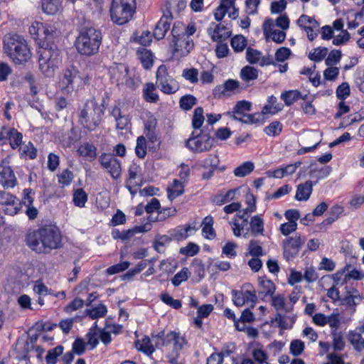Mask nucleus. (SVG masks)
I'll return each mask as SVG.
<instances>
[{
    "mask_svg": "<svg viewBox=\"0 0 364 364\" xmlns=\"http://www.w3.org/2000/svg\"><path fill=\"white\" fill-rule=\"evenodd\" d=\"M26 244L36 253L48 254L62 247V235L57 227L46 225L30 232Z\"/></svg>",
    "mask_w": 364,
    "mask_h": 364,
    "instance_id": "f257e3e1",
    "label": "nucleus"
},
{
    "mask_svg": "<svg viewBox=\"0 0 364 364\" xmlns=\"http://www.w3.org/2000/svg\"><path fill=\"white\" fill-rule=\"evenodd\" d=\"M3 50L16 65L24 64L31 58V52L26 40L17 33H9L4 36Z\"/></svg>",
    "mask_w": 364,
    "mask_h": 364,
    "instance_id": "f03ea898",
    "label": "nucleus"
},
{
    "mask_svg": "<svg viewBox=\"0 0 364 364\" xmlns=\"http://www.w3.org/2000/svg\"><path fill=\"white\" fill-rule=\"evenodd\" d=\"M102 40L100 30L93 27L85 28L80 32L75 45L80 54L90 56L98 52Z\"/></svg>",
    "mask_w": 364,
    "mask_h": 364,
    "instance_id": "7ed1b4c3",
    "label": "nucleus"
},
{
    "mask_svg": "<svg viewBox=\"0 0 364 364\" xmlns=\"http://www.w3.org/2000/svg\"><path fill=\"white\" fill-rule=\"evenodd\" d=\"M104 109L94 99L87 100L80 111V124L88 131L95 130L102 123Z\"/></svg>",
    "mask_w": 364,
    "mask_h": 364,
    "instance_id": "20e7f679",
    "label": "nucleus"
},
{
    "mask_svg": "<svg viewBox=\"0 0 364 364\" xmlns=\"http://www.w3.org/2000/svg\"><path fill=\"white\" fill-rule=\"evenodd\" d=\"M185 26L181 22L175 23L171 30L170 48L173 55L180 58L188 55L193 48L191 37L184 33Z\"/></svg>",
    "mask_w": 364,
    "mask_h": 364,
    "instance_id": "39448f33",
    "label": "nucleus"
},
{
    "mask_svg": "<svg viewBox=\"0 0 364 364\" xmlns=\"http://www.w3.org/2000/svg\"><path fill=\"white\" fill-rule=\"evenodd\" d=\"M136 8V0H112L109 8L111 20L118 25L125 24L132 18Z\"/></svg>",
    "mask_w": 364,
    "mask_h": 364,
    "instance_id": "423d86ee",
    "label": "nucleus"
},
{
    "mask_svg": "<svg viewBox=\"0 0 364 364\" xmlns=\"http://www.w3.org/2000/svg\"><path fill=\"white\" fill-rule=\"evenodd\" d=\"M39 69L48 77L53 76L60 63V50L57 48H41L38 50Z\"/></svg>",
    "mask_w": 364,
    "mask_h": 364,
    "instance_id": "0eeeda50",
    "label": "nucleus"
},
{
    "mask_svg": "<svg viewBox=\"0 0 364 364\" xmlns=\"http://www.w3.org/2000/svg\"><path fill=\"white\" fill-rule=\"evenodd\" d=\"M156 84L160 90L166 95H172L179 90L178 82L171 76L165 65H161L156 74Z\"/></svg>",
    "mask_w": 364,
    "mask_h": 364,
    "instance_id": "6e6552de",
    "label": "nucleus"
},
{
    "mask_svg": "<svg viewBox=\"0 0 364 364\" xmlns=\"http://www.w3.org/2000/svg\"><path fill=\"white\" fill-rule=\"evenodd\" d=\"M214 139L208 134H195L193 132L191 136L186 141V146L195 153H202L210 151L213 146Z\"/></svg>",
    "mask_w": 364,
    "mask_h": 364,
    "instance_id": "1a4fd4ad",
    "label": "nucleus"
},
{
    "mask_svg": "<svg viewBox=\"0 0 364 364\" xmlns=\"http://www.w3.org/2000/svg\"><path fill=\"white\" fill-rule=\"evenodd\" d=\"M232 296L233 303L237 306L250 302L251 307L253 308L257 300L255 290L250 283L244 284L240 290H232Z\"/></svg>",
    "mask_w": 364,
    "mask_h": 364,
    "instance_id": "9d476101",
    "label": "nucleus"
},
{
    "mask_svg": "<svg viewBox=\"0 0 364 364\" xmlns=\"http://www.w3.org/2000/svg\"><path fill=\"white\" fill-rule=\"evenodd\" d=\"M305 238L296 234L294 237H289L282 241L284 257L287 260L294 258L299 252L305 242Z\"/></svg>",
    "mask_w": 364,
    "mask_h": 364,
    "instance_id": "9b49d317",
    "label": "nucleus"
},
{
    "mask_svg": "<svg viewBox=\"0 0 364 364\" xmlns=\"http://www.w3.org/2000/svg\"><path fill=\"white\" fill-rule=\"evenodd\" d=\"M60 85L63 90L70 92L82 85V78L76 69L68 68L64 71Z\"/></svg>",
    "mask_w": 364,
    "mask_h": 364,
    "instance_id": "f8f14e48",
    "label": "nucleus"
},
{
    "mask_svg": "<svg viewBox=\"0 0 364 364\" xmlns=\"http://www.w3.org/2000/svg\"><path fill=\"white\" fill-rule=\"evenodd\" d=\"M99 162L113 178L117 179L120 177L122 171L121 164L113 155L103 153L99 157Z\"/></svg>",
    "mask_w": 364,
    "mask_h": 364,
    "instance_id": "ddd939ff",
    "label": "nucleus"
},
{
    "mask_svg": "<svg viewBox=\"0 0 364 364\" xmlns=\"http://www.w3.org/2000/svg\"><path fill=\"white\" fill-rule=\"evenodd\" d=\"M142 179L141 168L136 164H131L129 167L128 178L125 186L132 195L136 193L135 188L141 186Z\"/></svg>",
    "mask_w": 364,
    "mask_h": 364,
    "instance_id": "4468645a",
    "label": "nucleus"
},
{
    "mask_svg": "<svg viewBox=\"0 0 364 364\" xmlns=\"http://www.w3.org/2000/svg\"><path fill=\"white\" fill-rule=\"evenodd\" d=\"M240 91V82L236 80L229 79L225 81L224 83L217 85L213 90V95L215 98L220 99L238 93Z\"/></svg>",
    "mask_w": 364,
    "mask_h": 364,
    "instance_id": "2eb2a0df",
    "label": "nucleus"
},
{
    "mask_svg": "<svg viewBox=\"0 0 364 364\" xmlns=\"http://www.w3.org/2000/svg\"><path fill=\"white\" fill-rule=\"evenodd\" d=\"M152 225L151 223H145L141 225L135 226L132 229L119 231L117 229L113 230L112 236L114 240L120 239L123 241L130 240L134 235L141 232H147L151 230Z\"/></svg>",
    "mask_w": 364,
    "mask_h": 364,
    "instance_id": "dca6fc26",
    "label": "nucleus"
},
{
    "mask_svg": "<svg viewBox=\"0 0 364 364\" xmlns=\"http://www.w3.org/2000/svg\"><path fill=\"white\" fill-rule=\"evenodd\" d=\"M213 41H222L228 38L231 35V30L222 23L216 24L212 22L207 30Z\"/></svg>",
    "mask_w": 364,
    "mask_h": 364,
    "instance_id": "f3484780",
    "label": "nucleus"
},
{
    "mask_svg": "<svg viewBox=\"0 0 364 364\" xmlns=\"http://www.w3.org/2000/svg\"><path fill=\"white\" fill-rule=\"evenodd\" d=\"M251 108L252 103L246 100L238 101L234 106L232 110L228 112L226 114L230 118L242 122L245 116L247 114V112H250Z\"/></svg>",
    "mask_w": 364,
    "mask_h": 364,
    "instance_id": "a211bd4d",
    "label": "nucleus"
},
{
    "mask_svg": "<svg viewBox=\"0 0 364 364\" xmlns=\"http://www.w3.org/2000/svg\"><path fill=\"white\" fill-rule=\"evenodd\" d=\"M23 136L14 128L3 127L0 132V141L8 139L12 149L19 146L22 142Z\"/></svg>",
    "mask_w": 364,
    "mask_h": 364,
    "instance_id": "6ab92c4d",
    "label": "nucleus"
},
{
    "mask_svg": "<svg viewBox=\"0 0 364 364\" xmlns=\"http://www.w3.org/2000/svg\"><path fill=\"white\" fill-rule=\"evenodd\" d=\"M0 183L4 188H14L16 178L10 166L0 165Z\"/></svg>",
    "mask_w": 364,
    "mask_h": 364,
    "instance_id": "aec40b11",
    "label": "nucleus"
},
{
    "mask_svg": "<svg viewBox=\"0 0 364 364\" xmlns=\"http://www.w3.org/2000/svg\"><path fill=\"white\" fill-rule=\"evenodd\" d=\"M110 114L114 118L116 122V128L117 129H127L130 123V119L128 115L122 114L121 109L114 106L110 111Z\"/></svg>",
    "mask_w": 364,
    "mask_h": 364,
    "instance_id": "412c9836",
    "label": "nucleus"
},
{
    "mask_svg": "<svg viewBox=\"0 0 364 364\" xmlns=\"http://www.w3.org/2000/svg\"><path fill=\"white\" fill-rule=\"evenodd\" d=\"M152 338H155L157 339V341L156 342V346H168L171 343H176V341H178L179 338H184L183 337L181 336L179 333H177L174 331H171L170 333L167 334H164V331L159 332L156 336L152 335Z\"/></svg>",
    "mask_w": 364,
    "mask_h": 364,
    "instance_id": "4be33fe9",
    "label": "nucleus"
},
{
    "mask_svg": "<svg viewBox=\"0 0 364 364\" xmlns=\"http://www.w3.org/2000/svg\"><path fill=\"white\" fill-rule=\"evenodd\" d=\"M317 181L313 183L311 181H307L304 183H301L297 186L295 198L299 201L307 200L313 191V186Z\"/></svg>",
    "mask_w": 364,
    "mask_h": 364,
    "instance_id": "5701e85b",
    "label": "nucleus"
},
{
    "mask_svg": "<svg viewBox=\"0 0 364 364\" xmlns=\"http://www.w3.org/2000/svg\"><path fill=\"white\" fill-rule=\"evenodd\" d=\"M258 70L250 65L243 67L240 73L241 80L247 84V86L252 85L258 77Z\"/></svg>",
    "mask_w": 364,
    "mask_h": 364,
    "instance_id": "b1692460",
    "label": "nucleus"
},
{
    "mask_svg": "<svg viewBox=\"0 0 364 364\" xmlns=\"http://www.w3.org/2000/svg\"><path fill=\"white\" fill-rule=\"evenodd\" d=\"M80 139L77 129L73 127L60 136V143L64 147H70Z\"/></svg>",
    "mask_w": 364,
    "mask_h": 364,
    "instance_id": "393cba45",
    "label": "nucleus"
},
{
    "mask_svg": "<svg viewBox=\"0 0 364 364\" xmlns=\"http://www.w3.org/2000/svg\"><path fill=\"white\" fill-rule=\"evenodd\" d=\"M171 26V19L167 16H163L155 26L153 35L157 40H161L164 38L166 32Z\"/></svg>",
    "mask_w": 364,
    "mask_h": 364,
    "instance_id": "a878e982",
    "label": "nucleus"
},
{
    "mask_svg": "<svg viewBox=\"0 0 364 364\" xmlns=\"http://www.w3.org/2000/svg\"><path fill=\"white\" fill-rule=\"evenodd\" d=\"M273 26V21L272 19H267L264 23V33L270 32V37L272 40L277 43H282L285 38L286 33L283 31L280 30H272Z\"/></svg>",
    "mask_w": 364,
    "mask_h": 364,
    "instance_id": "bb28decb",
    "label": "nucleus"
},
{
    "mask_svg": "<svg viewBox=\"0 0 364 364\" xmlns=\"http://www.w3.org/2000/svg\"><path fill=\"white\" fill-rule=\"evenodd\" d=\"M183 192L184 182L178 179H174L172 183L167 188L168 198L171 200L182 195Z\"/></svg>",
    "mask_w": 364,
    "mask_h": 364,
    "instance_id": "cd10ccee",
    "label": "nucleus"
},
{
    "mask_svg": "<svg viewBox=\"0 0 364 364\" xmlns=\"http://www.w3.org/2000/svg\"><path fill=\"white\" fill-rule=\"evenodd\" d=\"M112 79L117 85L124 82V77L129 73V68L123 65H119L112 69Z\"/></svg>",
    "mask_w": 364,
    "mask_h": 364,
    "instance_id": "c85d7f7f",
    "label": "nucleus"
},
{
    "mask_svg": "<svg viewBox=\"0 0 364 364\" xmlns=\"http://www.w3.org/2000/svg\"><path fill=\"white\" fill-rule=\"evenodd\" d=\"M156 87L152 82H147L144 85L143 89V97L144 99L150 103H156L159 101V97L157 92H156Z\"/></svg>",
    "mask_w": 364,
    "mask_h": 364,
    "instance_id": "c756f323",
    "label": "nucleus"
},
{
    "mask_svg": "<svg viewBox=\"0 0 364 364\" xmlns=\"http://www.w3.org/2000/svg\"><path fill=\"white\" fill-rule=\"evenodd\" d=\"M348 340L357 352L364 350V338L359 332L350 331L348 334Z\"/></svg>",
    "mask_w": 364,
    "mask_h": 364,
    "instance_id": "7c9ffc66",
    "label": "nucleus"
},
{
    "mask_svg": "<svg viewBox=\"0 0 364 364\" xmlns=\"http://www.w3.org/2000/svg\"><path fill=\"white\" fill-rule=\"evenodd\" d=\"M276 287L274 284L269 279L259 278L258 293L264 296L267 295L272 296L275 291Z\"/></svg>",
    "mask_w": 364,
    "mask_h": 364,
    "instance_id": "2f4dec72",
    "label": "nucleus"
},
{
    "mask_svg": "<svg viewBox=\"0 0 364 364\" xmlns=\"http://www.w3.org/2000/svg\"><path fill=\"white\" fill-rule=\"evenodd\" d=\"M300 98L306 100L307 99V95L302 96L301 92L298 90H289L281 95V99L287 106L291 105Z\"/></svg>",
    "mask_w": 364,
    "mask_h": 364,
    "instance_id": "473e14b6",
    "label": "nucleus"
},
{
    "mask_svg": "<svg viewBox=\"0 0 364 364\" xmlns=\"http://www.w3.org/2000/svg\"><path fill=\"white\" fill-rule=\"evenodd\" d=\"M186 343L185 338H179L173 345V350L167 355V358L171 364L176 363L180 356V351Z\"/></svg>",
    "mask_w": 364,
    "mask_h": 364,
    "instance_id": "72a5a7b5",
    "label": "nucleus"
},
{
    "mask_svg": "<svg viewBox=\"0 0 364 364\" xmlns=\"http://www.w3.org/2000/svg\"><path fill=\"white\" fill-rule=\"evenodd\" d=\"M77 151L80 156L85 158L95 159L97 156V148L90 142L81 144Z\"/></svg>",
    "mask_w": 364,
    "mask_h": 364,
    "instance_id": "f704fd0d",
    "label": "nucleus"
},
{
    "mask_svg": "<svg viewBox=\"0 0 364 364\" xmlns=\"http://www.w3.org/2000/svg\"><path fill=\"white\" fill-rule=\"evenodd\" d=\"M331 168L326 166L317 168L316 165L311 164L310 166L309 175L317 181L326 178L331 173Z\"/></svg>",
    "mask_w": 364,
    "mask_h": 364,
    "instance_id": "c9c22d12",
    "label": "nucleus"
},
{
    "mask_svg": "<svg viewBox=\"0 0 364 364\" xmlns=\"http://www.w3.org/2000/svg\"><path fill=\"white\" fill-rule=\"evenodd\" d=\"M271 305L277 311H284L289 312L292 310V306H287L286 304V299L282 294L272 296Z\"/></svg>",
    "mask_w": 364,
    "mask_h": 364,
    "instance_id": "e433bc0d",
    "label": "nucleus"
},
{
    "mask_svg": "<svg viewBox=\"0 0 364 364\" xmlns=\"http://www.w3.org/2000/svg\"><path fill=\"white\" fill-rule=\"evenodd\" d=\"M60 8V0H43L42 1V10L48 15L55 14Z\"/></svg>",
    "mask_w": 364,
    "mask_h": 364,
    "instance_id": "4c0bfd02",
    "label": "nucleus"
},
{
    "mask_svg": "<svg viewBox=\"0 0 364 364\" xmlns=\"http://www.w3.org/2000/svg\"><path fill=\"white\" fill-rule=\"evenodd\" d=\"M250 225L251 232L254 235H263L264 231V221L261 216L255 215L252 217Z\"/></svg>",
    "mask_w": 364,
    "mask_h": 364,
    "instance_id": "58836bf2",
    "label": "nucleus"
},
{
    "mask_svg": "<svg viewBox=\"0 0 364 364\" xmlns=\"http://www.w3.org/2000/svg\"><path fill=\"white\" fill-rule=\"evenodd\" d=\"M361 300V297L356 289H353L350 291H348L346 295L341 300L343 305L349 306H356Z\"/></svg>",
    "mask_w": 364,
    "mask_h": 364,
    "instance_id": "ea45409f",
    "label": "nucleus"
},
{
    "mask_svg": "<svg viewBox=\"0 0 364 364\" xmlns=\"http://www.w3.org/2000/svg\"><path fill=\"white\" fill-rule=\"evenodd\" d=\"M203 227L202 229L204 237L208 240H212L215 237V232L213 228V219L211 216H207L204 218Z\"/></svg>",
    "mask_w": 364,
    "mask_h": 364,
    "instance_id": "a19ab883",
    "label": "nucleus"
},
{
    "mask_svg": "<svg viewBox=\"0 0 364 364\" xmlns=\"http://www.w3.org/2000/svg\"><path fill=\"white\" fill-rule=\"evenodd\" d=\"M140 61L145 69H149L153 65V55L150 50L143 48L138 51Z\"/></svg>",
    "mask_w": 364,
    "mask_h": 364,
    "instance_id": "79ce46f5",
    "label": "nucleus"
},
{
    "mask_svg": "<svg viewBox=\"0 0 364 364\" xmlns=\"http://www.w3.org/2000/svg\"><path fill=\"white\" fill-rule=\"evenodd\" d=\"M236 190L230 189L225 194H218L215 196L212 201L218 205H221L224 203L230 202L235 198Z\"/></svg>",
    "mask_w": 364,
    "mask_h": 364,
    "instance_id": "37998d69",
    "label": "nucleus"
},
{
    "mask_svg": "<svg viewBox=\"0 0 364 364\" xmlns=\"http://www.w3.org/2000/svg\"><path fill=\"white\" fill-rule=\"evenodd\" d=\"M326 324L331 328V331L338 332V329L341 326V316L338 310H334L333 312L327 316Z\"/></svg>",
    "mask_w": 364,
    "mask_h": 364,
    "instance_id": "c03bdc74",
    "label": "nucleus"
},
{
    "mask_svg": "<svg viewBox=\"0 0 364 364\" xmlns=\"http://www.w3.org/2000/svg\"><path fill=\"white\" fill-rule=\"evenodd\" d=\"M254 164L250 161H246L235 168L234 170V174L237 177H244L250 174L254 170Z\"/></svg>",
    "mask_w": 364,
    "mask_h": 364,
    "instance_id": "a18cd8bd",
    "label": "nucleus"
},
{
    "mask_svg": "<svg viewBox=\"0 0 364 364\" xmlns=\"http://www.w3.org/2000/svg\"><path fill=\"white\" fill-rule=\"evenodd\" d=\"M230 44L235 52H242L247 46V40L242 35H236L231 39Z\"/></svg>",
    "mask_w": 364,
    "mask_h": 364,
    "instance_id": "49530a36",
    "label": "nucleus"
},
{
    "mask_svg": "<svg viewBox=\"0 0 364 364\" xmlns=\"http://www.w3.org/2000/svg\"><path fill=\"white\" fill-rule=\"evenodd\" d=\"M107 313V309L105 305L99 304L97 306L86 310V314L92 318L96 319L98 318L104 317Z\"/></svg>",
    "mask_w": 364,
    "mask_h": 364,
    "instance_id": "de8ad7c7",
    "label": "nucleus"
},
{
    "mask_svg": "<svg viewBox=\"0 0 364 364\" xmlns=\"http://www.w3.org/2000/svg\"><path fill=\"white\" fill-rule=\"evenodd\" d=\"M203 109L200 107H196L194 110L192 118V127L195 129H200L204 122Z\"/></svg>",
    "mask_w": 364,
    "mask_h": 364,
    "instance_id": "09e8293b",
    "label": "nucleus"
},
{
    "mask_svg": "<svg viewBox=\"0 0 364 364\" xmlns=\"http://www.w3.org/2000/svg\"><path fill=\"white\" fill-rule=\"evenodd\" d=\"M264 122V118L261 112H256L254 114H247L245 116L242 123L247 124L260 125Z\"/></svg>",
    "mask_w": 364,
    "mask_h": 364,
    "instance_id": "8fccbe9b",
    "label": "nucleus"
},
{
    "mask_svg": "<svg viewBox=\"0 0 364 364\" xmlns=\"http://www.w3.org/2000/svg\"><path fill=\"white\" fill-rule=\"evenodd\" d=\"M198 70L195 68H185L182 72V77L192 84H196L198 82Z\"/></svg>",
    "mask_w": 364,
    "mask_h": 364,
    "instance_id": "3c124183",
    "label": "nucleus"
},
{
    "mask_svg": "<svg viewBox=\"0 0 364 364\" xmlns=\"http://www.w3.org/2000/svg\"><path fill=\"white\" fill-rule=\"evenodd\" d=\"M136 155L144 159L146 155V139L144 136H140L136 139V145L135 147Z\"/></svg>",
    "mask_w": 364,
    "mask_h": 364,
    "instance_id": "603ef678",
    "label": "nucleus"
},
{
    "mask_svg": "<svg viewBox=\"0 0 364 364\" xmlns=\"http://www.w3.org/2000/svg\"><path fill=\"white\" fill-rule=\"evenodd\" d=\"M22 208V203L15 197L14 201L11 202L9 205H6L4 208L5 214L9 215H15L19 213Z\"/></svg>",
    "mask_w": 364,
    "mask_h": 364,
    "instance_id": "864d4df0",
    "label": "nucleus"
},
{
    "mask_svg": "<svg viewBox=\"0 0 364 364\" xmlns=\"http://www.w3.org/2000/svg\"><path fill=\"white\" fill-rule=\"evenodd\" d=\"M254 362L257 364H269L267 362L268 355L261 348H254L252 351Z\"/></svg>",
    "mask_w": 364,
    "mask_h": 364,
    "instance_id": "5fc2aeb1",
    "label": "nucleus"
},
{
    "mask_svg": "<svg viewBox=\"0 0 364 364\" xmlns=\"http://www.w3.org/2000/svg\"><path fill=\"white\" fill-rule=\"evenodd\" d=\"M282 127L283 126L281 122L274 121L264 128V132L268 136H275L282 132Z\"/></svg>",
    "mask_w": 364,
    "mask_h": 364,
    "instance_id": "6e6d98bb",
    "label": "nucleus"
},
{
    "mask_svg": "<svg viewBox=\"0 0 364 364\" xmlns=\"http://www.w3.org/2000/svg\"><path fill=\"white\" fill-rule=\"evenodd\" d=\"M328 50L326 48L318 47L314 49L309 54V58L315 62H320L325 58Z\"/></svg>",
    "mask_w": 364,
    "mask_h": 364,
    "instance_id": "4d7b16f0",
    "label": "nucleus"
},
{
    "mask_svg": "<svg viewBox=\"0 0 364 364\" xmlns=\"http://www.w3.org/2000/svg\"><path fill=\"white\" fill-rule=\"evenodd\" d=\"M191 273L187 267H183L181 271L177 272L171 279L172 284L175 287L179 286L183 282L188 279Z\"/></svg>",
    "mask_w": 364,
    "mask_h": 364,
    "instance_id": "13d9d810",
    "label": "nucleus"
},
{
    "mask_svg": "<svg viewBox=\"0 0 364 364\" xmlns=\"http://www.w3.org/2000/svg\"><path fill=\"white\" fill-rule=\"evenodd\" d=\"M63 353V347L58 346L50 350L46 356V361L48 364H55L57 358Z\"/></svg>",
    "mask_w": 364,
    "mask_h": 364,
    "instance_id": "bf43d9fd",
    "label": "nucleus"
},
{
    "mask_svg": "<svg viewBox=\"0 0 364 364\" xmlns=\"http://www.w3.org/2000/svg\"><path fill=\"white\" fill-rule=\"evenodd\" d=\"M197 102L196 98L191 95L183 96L179 101L180 107L183 110H190Z\"/></svg>",
    "mask_w": 364,
    "mask_h": 364,
    "instance_id": "052dcab7",
    "label": "nucleus"
},
{
    "mask_svg": "<svg viewBox=\"0 0 364 364\" xmlns=\"http://www.w3.org/2000/svg\"><path fill=\"white\" fill-rule=\"evenodd\" d=\"M87 200V195L82 189H77L73 194V202L76 206L83 207Z\"/></svg>",
    "mask_w": 364,
    "mask_h": 364,
    "instance_id": "680f3d73",
    "label": "nucleus"
},
{
    "mask_svg": "<svg viewBox=\"0 0 364 364\" xmlns=\"http://www.w3.org/2000/svg\"><path fill=\"white\" fill-rule=\"evenodd\" d=\"M98 338V332H95V328H90L86 334V339L87 340L86 344L90 347V350H93L97 347L99 343Z\"/></svg>",
    "mask_w": 364,
    "mask_h": 364,
    "instance_id": "e2e57ef3",
    "label": "nucleus"
},
{
    "mask_svg": "<svg viewBox=\"0 0 364 364\" xmlns=\"http://www.w3.org/2000/svg\"><path fill=\"white\" fill-rule=\"evenodd\" d=\"M333 337V348L335 350H343L345 347V342L343 341L341 333L331 331Z\"/></svg>",
    "mask_w": 364,
    "mask_h": 364,
    "instance_id": "0e129e2a",
    "label": "nucleus"
},
{
    "mask_svg": "<svg viewBox=\"0 0 364 364\" xmlns=\"http://www.w3.org/2000/svg\"><path fill=\"white\" fill-rule=\"evenodd\" d=\"M218 164L219 159L217 155L215 154H210L206 159L200 162V166H202L204 168H211L216 169Z\"/></svg>",
    "mask_w": 364,
    "mask_h": 364,
    "instance_id": "69168bd1",
    "label": "nucleus"
},
{
    "mask_svg": "<svg viewBox=\"0 0 364 364\" xmlns=\"http://www.w3.org/2000/svg\"><path fill=\"white\" fill-rule=\"evenodd\" d=\"M58 183L63 187L67 186L70 184L73 179V173L68 169L63 170L59 175H58Z\"/></svg>",
    "mask_w": 364,
    "mask_h": 364,
    "instance_id": "338daca9",
    "label": "nucleus"
},
{
    "mask_svg": "<svg viewBox=\"0 0 364 364\" xmlns=\"http://www.w3.org/2000/svg\"><path fill=\"white\" fill-rule=\"evenodd\" d=\"M289 349L293 355H300L304 350V343L299 339L293 340L290 343Z\"/></svg>",
    "mask_w": 364,
    "mask_h": 364,
    "instance_id": "774afa93",
    "label": "nucleus"
}]
</instances>
